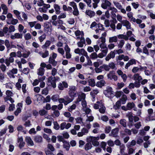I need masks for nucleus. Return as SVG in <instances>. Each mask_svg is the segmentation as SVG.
Returning a JSON list of instances; mask_svg holds the SVG:
<instances>
[{
  "mask_svg": "<svg viewBox=\"0 0 155 155\" xmlns=\"http://www.w3.org/2000/svg\"><path fill=\"white\" fill-rule=\"evenodd\" d=\"M99 139V137H97L89 136L87 138L86 140L87 142H92V145L95 147L98 146L99 144V143L98 140Z\"/></svg>",
  "mask_w": 155,
  "mask_h": 155,
  "instance_id": "f257e3e1",
  "label": "nucleus"
},
{
  "mask_svg": "<svg viewBox=\"0 0 155 155\" xmlns=\"http://www.w3.org/2000/svg\"><path fill=\"white\" fill-rule=\"evenodd\" d=\"M16 54L15 52H12L10 54V57L7 58L5 60V63L7 66H8L10 63H13L14 61L13 57H16Z\"/></svg>",
  "mask_w": 155,
  "mask_h": 155,
  "instance_id": "f03ea898",
  "label": "nucleus"
},
{
  "mask_svg": "<svg viewBox=\"0 0 155 155\" xmlns=\"http://www.w3.org/2000/svg\"><path fill=\"white\" fill-rule=\"evenodd\" d=\"M69 5L73 8V14L74 16H78L79 13L76 4L74 2H71L70 3Z\"/></svg>",
  "mask_w": 155,
  "mask_h": 155,
  "instance_id": "7ed1b4c3",
  "label": "nucleus"
},
{
  "mask_svg": "<svg viewBox=\"0 0 155 155\" xmlns=\"http://www.w3.org/2000/svg\"><path fill=\"white\" fill-rule=\"evenodd\" d=\"M68 91V94L71 98L74 97L76 95V87L75 86H72L70 87Z\"/></svg>",
  "mask_w": 155,
  "mask_h": 155,
  "instance_id": "20e7f679",
  "label": "nucleus"
},
{
  "mask_svg": "<svg viewBox=\"0 0 155 155\" xmlns=\"http://www.w3.org/2000/svg\"><path fill=\"white\" fill-rule=\"evenodd\" d=\"M112 90L111 87H109L104 91V93L106 97L110 98L114 95Z\"/></svg>",
  "mask_w": 155,
  "mask_h": 155,
  "instance_id": "39448f33",
  "label": "nucleus"
},
{
  "mask_svg": "<svg viewBox=\"0 0 155 155\" xmlns=\"http://www.w3.org/2000/svg\"><path fill=\"white\" fill-rule=\"evenodd\" d=\"M121 23L123 26L126 27L127 30L131 29V24L129 21L127 20H123Z\"/></svg>",
  "mask_w": 155,
  "mask_h": 155,
  "instance_id": "423d86ee",
  "label": "nucleus"
},
{
  "mask_svg": "<svg viewBox=\"0 0 155 155\" xmlns=\"http://www.w3.org/2000/svg\"><path fill=\"white\" fill-rule=\"evenodd\" d=\"M100 41H99L98 42V44L100 46L101 48L104 49V48H107L105 44V39H100Z\"/></svg>",
  "mask_w": 155,
  "mask_h": 155,
  "instance_id": "0eeeda50",
  "label": "nucleus"
},
{
  "mask_svg": "<svg viewBox=\"0 0 155 155\" xmlns=\"http://www.w3.org/2000/svg\"><path fill=\"white\" fill-rule=\"evenodd\" d=\"M111 5V3L107 0H105L104 2L101 4V7L104 9H106L107 7H110Z\"/></svg>",
  "mask_w": 155,
  "mask_h": 155,
  "instance_id": "6e6552de",
  "label": "nucleus"
},
{
  "mask_svg": "<svg viewBox=\"0 0 155 155\" xmlns=\"http://www.w3.org/2000/svg\"><path fill=\"white\" fill-rule=\"evenodd\" d=\"M45 78V77L43 76L42 77H38V80L37 79H35V80L34 82L33 83V86H36L38 84L39 82H40L44 80Z\"/></svg>",
  "mask_w": 155,
  "mask_h": 155,
  "instance_id": "1a4fd4ad",
  "label": "nucleus"
},
{
  "mask_svg": "<svg viewBox=\"0 0 155 155\" xmlns=\"http://www.w3.org/2000/svg\"><path fill=\"white\" fill-rule=\"evenodd\" d=\"M64 105H66L70 102H71L73 100V99L70 98L68 95L64 97Z\"/></svg>",
  "mask_w": 155,
  "mask_h": 155,
  "instance_id": "9d476101",
  "label": "nucleus"
},
{
  "mask_svg": "<svg viewBox=\"0 0 155 155\" xmlns=\"http://www.w3.org/2000/svg\"><path fill=\"white\" fill-rule=\"evenodd\" d=\"M106 84L105 81L104 80H102L97 82L96 84V86L97 87L101 88L105 86Z\"/></svg>",
  "mask_w": 155,
  "mask_h": 155,
  "instance_id": "9b49d317",
  "label": "nucleus"
},
{
  "mask_svg": "<svg viewBox=\"0 0 155 155\" xmlns=\"http://www.w3.org/2000/svg\"><path fill=\"white\" fill-rule=\"evenodd\" d=\"M34 140L38 143H41L42 142V138L39 135H36L34 137Z\"/></svg>",
  "mask_w": 155,
  "mask_h": 155,
  "instance_id": "f8f14e48",
  "label": "nucleus"
},
{
  "mask_svg": "<svg viewBox=\"0 0 155 155\" xmlns=\"http://www.w3.org/2000/svg\"><path fill=\"white\" fill-rule=\"evenodd\" d=\"M75 34L76 36H79V37L78 38V39L80 38V39H84L83 37L84 33L83 31H81L79 30H77L75 32Z\"/></svg>",
  "mask_w": 155,
  "mask_h": 155,
  "instance_id": "ddd939ff",
  "label": "nucleus"
},
{
  "mask_svg": "<svg viewBox=\"0 0 155 155\" xmlns=\"http://www.w3.org/2000/svg\"><path fill=\"white\" fill-rule=\"evenodd\" d=\"M133 79L135 81H140L142 79L141 77L138 73L135 74L133 77Z\"/></svg>",
  "mask_w": 155,
  "mask_h": 155,
  "instance_id": "4468645a",
  "label": "nucleus"
},
{
  "mask_svg": "<svg viewBox=\"0 0 155 155\" xmlns=\"http://www.w3.org/2000/svg\"><path fill=\"white\" fill-rule=\"evenodd\" d=\"M86 15L90 18L94 17L95 15V13L93 11L90 10H86L85 12Z\"/></svg>",
  "mask_w": 155,
  "mask_h": 155,
  "instance_id": "2eb2a0df",
  "label": "nucleus"
},
{
  "mask_svg": "<svg viewBox=\"0 0 155 155\" xmlns=\"http://www.w3.org/2000/svg\"><path fill=\"white\" fill-rule=\"evenodd\" d=\"M49 63L51 64L53 66H55L57 64V62L55 61V59L50 57L49 59Z\"/></svg>",
  "mask_w": 155,
  "mask_h": 155,
  "instance_id": "dca6fc26",
  "label": "nucleus"
},
{
  "mask_svg": "<svg viewBox=\"0 0 155 155\" xmlns=\"http://www.w3.org/2000/svg\"><path fill=\"white\" fill-rule=\"evenodd\" d=\"M44 27L45 30L50 31L51 30V24L48 22H47L44 23Z\"/></svg>",
  "mask_w": 155,
  "mask_h": 155,
  "instance_id": "f3484780",
  "label": "nucleus"
},
{
  "mask_svg": "<svg viewBox=\"0 0 155 155\" xmlns=\"http://www.w3.org/2000/svg\"><path fill=\"white\" fill-rule=\"evenodd\" d=\"M25 141L28 145L31 146L34 145L33 142L30 137H27L25 138Z\"/></svg>",
  "mask_w": 155,
  "mask_h": 155,
  "instance_id": "a211bd4d",
  "label": "nucleus"
},
{
  "mask_svg": "<svg viewBox=\"0 0 155 155\" xmlns=\"http://www.w3.org/2000/svg\"><path fill=\"white\" fill-rule=\"evenodd\" d=\"M98 92L99 91L97 89L94 90L90 92V94L94 99V100H93V101L94 100L96 95L98 94Z\"/></svg>",
  "mask_w": 155,
  "mask_h": 155,
  "instance_id": "6ab92c4d",
  "label": "nucleus"
},
{
  "mask_svg": "<svg viewBox=\"0 0 155 155\" xmlns=\"http://www.w3.org/2000/svg\"><path fill=\"white\" fill-rule=\"evenodd\" d=\"M54 7L55 11V13L57 14H59L60 13V7L58 4H54Z\"/></svg>",
  "mask_w": 155,
  "mask_h": 155,
  "instance_id": "aec40b11",
  "label": "nucleus"
},
{
  "mask_svg": "<svg viewBox=\"0 0 155 155\" xmlns=\"http://www.w3.org/2000/svg\"><path fill=\"white\" fill-rule=\"evenodd\" d=\"M1 7L3 10L2 14L6 15L8 13V9L7 6L4 4H2L1 5Z\"/></svg>",
  "mask_w": 155,
  "mask_h": 155,
  "instance_id": "412c9836",
  "label": "nucleus"
},
{
  "mask_svg": "<svg viewBox=\"0 0 155 155\" xmlns=\"http://www.w3.org/2000/svg\"><path fill=\"white\" fill-rule=\"evenodd\" d=\"M22 34L19 33H16L14 35H12L11 38L12 39H13L14 38H22Z\"/></svg>",
  "mask_w": 155,
  "mask_h": 155,
  "instance_id": "4be33fe9",
  "label": "nucleus"
},
{
  "mask_svg": "<svg viewBox=\"0 0 155 155\" xmlns=\"http://www.w3.org/2000/svg\"><path fill=\"white\" fill-rule=\"evenodd\" d=\"M44 69L42 67H40L38 70V74L39 76H43L44 73L45 72Z\"/></svg>",
  "mask_w": 155,
  "mask_h": 155,
  "instance_id": "5701e85b",
  "label": "nucleus"
},
{
  "mask_svg": "<svg viewBox=\"0 0 155 155\" xmlns=\"http://www.w3.org/2000/svg\"><path fill=\"white\" fill-rule=\"evenodd\" d=\"M80 41L78 42V45L79 47H82L85 44V39H80Z\"/></svg>",
  "mask_w": 155,
  "mask_h": 155,
  "instance_id": "b1692460",
  "label": "nucleus"
},
{
  "mask_svg": "<svg viewBox=\"0 0 155 155\" xmlns=\"http://www.w3.org/2000/svg\"><path fill=\"white\" fill-rule=\"evenodd\" d=\"M115 74V72L114 71H110L109 73L107 74V77L108 79L111 80V78L113 76V75Z\"/></svg>",
  "mask_w": 155,
  "mask_h": 155,
  "instance_id": "393cba45",
  "label": "nucleus"
},
{
  "mask_svg": "<svg viewBox=\"0 0 155 155\" xmlns=\"http://www.w3.org/2000/svg\"><path fill=\"white\" fill-rule=\"evenodd\" d=\"M127 117L128 118L129 121H133L134 116H133L132 113L130 112L128 113L127 115Z\"/></svg>",
  "mask_w": 155,
  "mask_h": 155,
  "instance_id": "a878e982",
  "label": "nucleus"
},
{
  "mask_svg": "<svg viewBox=\"0 0 155 155\" xmlns=\"http://www.w3.org/2000/svg\"><path fill=\"white\" fill-rule=\"evenodd\" d=\"M88 82L89 85L93 87L96 85L94 80L93 79H89Z\"/></svg>",
  "mask_w": 155,
  "mask_h": 155,
  "instance_id": "bb28decb",
  "label": "nucleus"
},
{
  "mask_svg": "<svg viewBox=\"0 0 155 155\" xmlns=\"http://www.w3.org/2000/svg\"><path fill=\"white\" fill-rule=\"evenodd\" d=\"M92 146V145L91 143L89 142L88 143H87L84 146V149L86 150H90Z\"/></svg>",
  "mask_w": 155,
  "mask_h": 155,
  "instance_id": "cd10ccee",
  "label": "nucleus"
},
{
  "mask_svg": "<svg viewBox=\"0 0 155 155\" xmlns=\"http://www.w3.org/2000/svg\"><path fill=\"white\" fill-rule=\"evenodd\" d=\"M63 143H64V148H65L68 151L70 147V145L69 143L66 141H65Z\"/></svg>",
  "mask_w": 155,
  "mask_h": 155,
  "instance_id": "c85d7f7f",
  "label": "nucleus"
},
{
  "mask_svg": "<svg viewBox=\"0 0 155 155\" xmlns=\"http://www.w3.org/2000/svg\"><path fill=\"white\" fill-rule=\"evenodd\" d=\"M127 100V96L124 94H123L121 98L120 99V101L123 104L125 103L126 101Z\"/></svg>",
  "mask_w": 155,
  "mask_h": 155,
  "instance_id": "c756f323",
  "label": "nucleus"
},
{
  "mask_svg": "<svg viewBox=\"0 0 155 155\" xmlns=\"http://www.w3.org/2000/svg\"><path fill=\"white\" fill-rule=\"evenodd\" d=\"M18 23V20L16 19L12 18L10 21V23L7 22V23L8 24H11L13 25H15Z\"/></svg>",
  "mask_w": 155,
  "mask_h": 155,
  "instance_id": "7c9ffc66",
  "label": "nucleus"
},
{
  "mask_svg": "<svg viewBox=\"0 0 155 155\" xmlns=\"http://www.w3.org/2000/svg\"><path fill=\"white\" fill-rule=\"evenodd\" d=\"M39 54L43 58H45L46 57L49 55L48 52L47 51H46L45 53H43L42 52H40L39 53Z\"/></svg>",
  "mask_w": 155,
  "mask_h": 155,
  "instance_id": "2f4dec72",
  "label": "nucleus"
},
{
  "mask_svg": "<svg viewBox=\"0 0 155 155\" xmlns=\"http://www.w3.org/2000/svg\"><path fill=\"white\" fill-rule=\"evenodd\" d=\"M118 128H115L113 130H112L111 131V133L113 135V136L114 137H115L117 136V134L118 133Z\"/></svg>",
  "mask_w": 155,
  "mask_h": 155,
  "instance_id": "473e14b6",
  "label": "nucleus"
},
{
  "mask_svg": "<svg viewBox=\"0 0 155 155\" xmlns=\"http://www.w3.org/2000/svg\"><path fill=\"white\" fill-rule=\"evenodd\" d=\"M78 100L79 101H81L82 100H85V94L84 93H81V94L79 95L78 97Z\"/></svg>",
  "mask_w": 155,
  "mask_h": 155,
  "instance_id": "72a5a7b5",
  "label": "nucleus"
},
{
  "mask_svg": "<svg viewBox=\"0 0 155 155\" xmlns=\"http://www.w3.org/2000/svg\"><path fill=\"white\" fill-rule=\"evenodd\" d=\"M14 13L16 15L19 20H22L20 15L21 13L19 11L17 10H14Z\"/></svg>",
  "mask_w": 155,
  "mask_h": 155,
  "instance_id": "f704fd0d",
  "label": "nucleus"
},
{
  "mask_svg": "<svg viewBox=\"0 0 155 155\" xmlns=\"http://www.w3.org/2000/svg\"><path fill=\"white\" fill-rule=\"evenodd\" d=\"M134 104L133 102H132L128 103L127 104V106L128 110H130L134 107Z\"/></svg>",
  "mask_w": 155,
  "mask_h": 155,
  "instance_id": "c9c22d12",
  "label": "nucleus"
},
{
  "mask_svg": "<svg viewBox=\"0 0 155 155\" xmlns=\"http://www.w3.org/2000/svg\"><path fill=\"white\" fill-rule=\"evenodd\" d=\"M120 124L124 127H127V123L126 120L124 119H122L120 121Z\"/></svg>",
  "mask_w": 155,
  "mask_h": 155,
  "instance_id": "e433bc0d",
  "label": "nucleus"
},
{
  "mask_svg": "<svg viewBox=\"0 0 155 155\" xmlns=\"http://www.w3.org/2000/svg\"><path fill=\"white\" fill-rule=\"evenodd\" d=\"M108 10L112 11V14L113 15H114L115 16V14L114 13H113V12H117V10L116 8L114 7H112L110 6L108 8Z\"/></svg>",
  "mask_w": 155,
  "mask_h": 155,
  "instance_id": "4c0bfd02",
  "label": "nucleus"
},
{
  "mask_svg": "<svg viewBox=\"0 0 155 155\" xmlns=\"http://www.w3.org/2000/svg\"><path fill=\"white\" fill-rule=\"evenodd\" d=\"M48 111L44 110L42 109L39 111V113L41 116H44V115H47Z\"/></svg>",
  "mask_w": 155,
  "mask_h": 155,
  "instance_id": "58836bf2",
  "label": "nucleus"
},
{
  "mask_svg": "<svg viewBox=\"0 0 155 155\" xmlns=\"http://www.w3.org/2000/svg\"><path fill=\"white\" fill-rule=\"evenodd\" d=\"M83 55L85 57L88 56L87 53L83 49H80V55Z\"/></svg>",
  "mask_w": 155,
  "mask_h": 155,
  "instance_id": "ea45409f",
  "label": "nucleus"
},
{
  "mask_svg": "<svg viewBox=\"0 0 155 155\" xmlns=\"http://www.w3.org/2000/svg\"><path fill=\"white\" fill-rule=\"evenodd\" d=\"M90 57L92 59H96L98 58L97 54L95 52L91 53L90 55Z\"/></svg>",
  "mask_w": 155,
  "mask_h": 155,
  "instance_id": "a19ab883",
  "label": "nucleus"
},
{
  "mask_svg": "<svg viewBox=\"0 0 155 155\" xmlns=\"http://www.w3.org/2000/svg\"><path fill=\"white\" fill-rule=\"evenodd\" d=\"M113 3L117 8L119 9H121V7L122 6L120 4L115 1H113Z\"/></svg>",
  "mask_w": 155,
  "mask_h": 155,
  "instance_id": "79ce46f5",
  "label": "nucleus"
},
{
  "mask_svg": "<svg viewBox=\"0 0 155 155\" xmlns=\"http://www.w3.org/2000/svg\"><path fill=\"white\" fill-rule=\"evenodd\" d=\"M121 103L120 101H117L116 103V105L114 106V108L115 109L119 108L120 107Z\"/></svg>",
  "mask_w": 155,
  "mask_h": 155,
  "instance_id": "37998d69",
  "label": "nucleus"
},
{
  "mask_svg": "<svg viewBox=\"0 0 155 155\" xmlns=\"http://www.w3.org/2000/svg\"><path fill=\"white\" fill-rule=\"evenodd\" d=\"M53 124L54 125V128L55 130H58L60 128V126L58 122L57 121L54 122Z\"/></svg>",
  "mask_w": 155,
  "mask_h": 155,
  "instance_id": "c03bdc74",
  "label": "nucleus"
},
{
  "mask_svg": "<svg viewBox=\"0 0 155 155\" xmlns=\"http://www.w3.org/2000/svg\"><path fill=\"white\" fill-rule=\"evenodd\" d=\"M81 101V104L83 107V110H84V108H85L87 107V102L85 100H82V101Z\"/></svg>",
  "mask_w": 155,
  "mask_h": 155,
  "instance_id": "a18cd8bd",
  "label": "nucleus"
},
{
  "mask_svg": "<svg viewBox=\"0 0 155 155\" xmlns=\"http://www.w3.org/2000/svg\"><path fill=\"white\" fill-rule=\"evenodd\" d=\"M18 70L16 68H13L11 71H9V72L8 73V75L10 74V73L12 74H16L17 73Z\"/></svg>",
  "mask_w": 155,
  "mask_h": 155,
  "instance_id": "49530a36",
  "label": "nucleus"
},
{
  "mask_svg": "<svg viewBox=\"0 0 155 155\" xmlns=\"http://www.w3.org/2000/svg\"><path fill=\"white\" fill-rule=\"evenodd\" d=\"M108 55L109 56L112 58H114L115 55V52L114 51H111L108 54Z\"/></svg>",
  "mask_w": 155,
  "mask_h": 155,
  "instance_id": "de8ad7c7",
  "label": "nucleus"
},
{
  "mask_svg": "<svg viewBox=\"0 0 155 155\" xmlns=\"http://www.w3.org/2000/svg\"><path fill=\"white\" fill-rule=\"evenodd\" d=\"M123 94H124L123 92L121 91H117L116 92L115 96L117 97H119L121 95L123 96Z\"/></svg>",
  "mask_w": 155,
  "mask_h": 155,
  "instance_id": "09e8293b",
  "label": "nucleus"
},
{
  "mask_svg": "<svg viewBox=\"0 0 155 155\" xmlns=\"http://www.w3.org/2000/svg\"><path fill=\"white\" fill-rule=\"evenodd\" d=\"M5 44L6 46L8 48H12V47H13V48L15 47V46L14 45H12V47H10V45L9 41L7 40H5Z\"/></svg>",
  "mask_w": 155,
  "mask_h": 155,
  "instance_id": "8fccbe9b",
  "label": "nucleus"
},
{
  "mask_svg": "<svg viewBox=\"0 0 155 155\" xmlns=\"http://www.w3.org/2000/svg\"><path fill=\"white\" fill-rule=\"evenodd\" d=\"M87 60V64L88 65L91 66L92 65V63L89 58V57L88 55L86 57Z\"/></svg>",
  "mask_w": 155,
  "mask_h": 155,
  "instance_id": "3c124183",
  "label": "nucleus"
},
{
  "mask_svg": "<svg viewBox=\"0 0 155 155\" xmlns=\"http://www.w3.org/2000/svg\"><path fill=\"white\" fill-rule=\"evenodd\" d=\"M31 101L29 97H26L25 99L26 103L27 105L30 104L31 103Z\"/></svg>",
  "mask_w": 155,
  "mask_h": 155,
  "instance_id": "603ef678",
  "label": "nucleus"
},
{
  "mask_svg": "<svg viewBox=\"0 0 155 155\" xmlns=\"http://www.w3.org/2000/svg\"><path fill=\"white\" fill-rule=\"evenodd\" d=\"M47 147L48 149H49L51 151H54V148L53 146L51 144H48L47 146Z\"/></svg>",
  "mask_w": 155,
  "mask_h": 155,
  "instance_id": "864d4df0",
  "label": "nucleus"
},
{
  "mask_svg": "<svg viewBox=\"0 0 155 155\" xmlns=\"http://www.w3.org/2000/svg\"><path fill=\"white\" fill-rule=\"evenodd\" d=\"M76 107V105L75 104L72 105L70 107L68 108V110L70 112H71L73 110H74Z\"/></svg>",
  "mask_w": 155,
  "mask_h": 155,
  "instance_id": "5fc2aeb1",
  "label": "nucleus"
},
{
  "mask_svg": "<svg viewBox=\"0 0 155 155\" xmlns=\"http://www.w3.org/2000/svg\"><path fill=\"white\" fill-rule=\"evenodd\" d=\"M58 140L60 142H64L65 140H64L63 137L61 136H57Z\"/></svg>",
  "mask_w": 155,
  "mask_h": 155,
  "instance_id": "6e6d98bb",
  "label": "nucleus"
},
{
  "mask_svg": "<svg viewBox=\"0 0 155 155\" xmlns=\"http://www.w3.org/2000/svg\"><path fill=\"white\" fill-rule=\"evenodd\" d=\"M106 108L104 106H102L99 109V111L102 114H104L105 112Z\"/></svg>",
  "mask_w": 155,
  "mask_h": 155,
  "instance_id": "4d7b16f0",
  "label": "nucleus"
},
{
  "mask_svg": "<svg viewBox=\"0 0 155 155\" xmlns=\"http://www.w3.org/2000/svg\"><path fill=\"white\" fill-rule=\"evenodd\" d=\"M124 44V40H121L120 41V43L118 45L119 48H122Z\"/></svg>",
  "mask_w": 155,
  "mask_h": 155,
  "instance_id": "13d9d810",
  "label": "nucleus"
},
{
  "mask_svg": "<svg viewBox=\"0 0 155 155\" xmlns=\"http://www.w3.org/2000/svg\"><path fill=\"white\" fill-rule=\"evenodd\" d=\"M37 4L38 6H43L44 3L43 0H39L37 1Z\"/></svg>",
  "mask_w": 155,
  "mask_h": 155,
  "instance_id": "bf43d9fd",
  "label": "nucleus"
},
{
  "mask_svg": "<svg viewBox=\"0 0 155 155\" xmlns=\"http://www.w3.org/2000/svg\"><path fill=\"white\" fill-rule=\"evenodd\" d=\"M108 65L110 68L111 69H114L115 68H116L115 65V64L113 62H112L109 63L108 64Z\"/></svg>",
  "mask_w": 155,
  "mask_h": 155,
  "instance_id": "052dcab7",
  "label": "nucleus"
},
{
  "mask_svg": "<svg viewBox=\"0 0 155 155\" xmlns=\"http://www.w3.org/2000/svg\"><path fill=\"white\" fill-rule=\"evenodd\" d=\"M102 66H101L99 68H96L95 69V71L97 73H100L102 72Z\"/></svg>",
  "mask_w": 155,
  "mask_h": 155,
  "instance_id": "680f3d73",
  "label": "nucleus"
},
{
  "mask_svg": "<svg viewBox=\"0 0 155 155\" xmlns=\"http://www.w3.org/2000/svg\"><path fill=\"white\" fill-rule=\"evenodd\" d=\"M155 29V26L154 25H152L151 26V29L149 31L148 33L149 34H152L153 33Z\"/></svg>",
  "mask_w": 155,
  "mask_h": 155,
  "instance_id": "e2e57ef3",
  "label": "nucleus"
},
{
  "mask_svg": "<svg viewBox=\"0 0 155 155\" xmlns=\"http://www.w3.org/2000/svg\"><path fill=\"white\" fill-rule=\"evenodd\" d=\"M124 55L121 54L119 55L116 58V60L117 61H121L122 59H124Z\"/></svg>",
  "mask_w": 155,
  "mask_h": 155,
  "instance_id": "0e129e2a",
  "label": "nucleus"
},
{
  "mask_svg": "<svg viewBox=\"0 0 155 155\" xmlns=\"http://www.w3.org/2000/svg\"><path fill=\"white\" fill-rule=\"evenodd\" d=\"M21 112V110L19 107L17 108L16 111L14 112V114L15 116H18V114Z\"/></svg>",
  "mask_w": 155,
  "mask_h": 155,
  "instance_id": "69168bd1",
  "label": "nucleus"
},
{
  "mask_svg": "<svg viewBox=\"0 0 155 155\" xmlns=\"http://www.w3.org/2000/svg\"><path fill=\"white\" fill-rule=\"evenodd\" d=\"M107 143L109 146L111 147L114 146V142L110 140H108L107 141Z\"/></svg>",
  "mask_w": 155,
  "mask_h": 155,
  "instance_id": "338daca9",
  "label": "nucleus"
},
{
  "mask_svg": "<svg viewBox=\"0 0 155 155\" xmlns=\"http://www.w3.org/2000/svg\"><path fill=\"white\" fill-rule=\"evenodd\" d=\"M32 155H43V153L41 151L37 152L34 151L32 152Z\"/></svg>",
  "mask_w": 155,
  "mask_h": 155,
  "instance_id": "774afa93",
  "label": "nucleus"
}]
</instances>
